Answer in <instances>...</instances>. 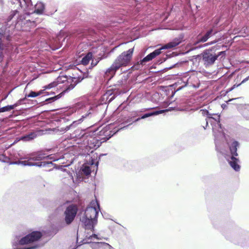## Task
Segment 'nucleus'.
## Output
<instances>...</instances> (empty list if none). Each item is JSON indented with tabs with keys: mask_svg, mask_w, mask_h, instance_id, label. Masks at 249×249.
I'll return each instance as SVG.
<instances>
[{
	"mask_svg": "<svg viewBox=\"0 0 249 249\" xmlns=\"http://www.w3.org/2000/svg\"><path fill=\"white\" fill-rule=\"evenodd\" d=\"M47 158L52 160L53 161H56L61 159V157H57L55 155L46 156V155L41 152L27 154L23 155L22 152H18L15 156V160H18L17 161L11 162L10 164H21L23 166H36L38 167L45 166L47 164L51 163V162H36L37 161L42 160Z\"/></svg>",
	"mask_w": 249,
	"mask_h": 249,
	"instance_id": "f257e3e1",
	"label": "nucleus"
},
{
	"mask_svg": "<svg viewBox=\"0 0 249 249\" xmlns=\"http://www.w3.org/2000/svg\"><path fill=\"white\" fill-rule=\"evenodd\" d=\"M95 131L76 129L71 135V141L76 143H83L90 149H96L99 146L100 142L95 137Z\"/></svg>",
	"mask_w": 249,
	"mask_h": 249,
	"instance_id": "f03ea898",
	"label": "nucleus"
},
{
	"mask_svg": "<svg viewBox=\"0 0 249 249\" xmlns=\"http://www.w3.org/2000/svg\"><path fill=\"white\" fill-rule=\"evenodd\" d=\"M100 211L98 201L92 200L90 206L87 208L84 215L81 217V221L86 229L93 230L97 222V216Z\"/></svg>",
	"mask_w": 249,
	"mask_h": 249,
	"instance_id": "7ed1b4c3",
	"label": "nucleus"
},
{
	"mask_svg": "<svg viewBox=\"0 0 249 249\" xmlns=\"http://www.w3.org/2000/svg\"><path fill=\"white\" fill-rule=\"evenodd\" d=\"M133 51L134 49L132 48L122 53L115 59L110 67L106 71L105 76L110 79L120 68L127 66L131 59Z\"/></svg>",
	"mask_w": 249,
	"mask_h": 249,
	"instance_id": "20e7f679",
	"label": "nucleus"
},
{
	"mask_svg": "<svg viewBox=\"0 0 249 249\" xmlns=\"http://www.w3.org/2000/svg\"><path fill=\"white\" fill-rule=\"evenodd\" d=\"M41 233L39 231H34L27 235L24 237L19 240L16 237L15 241L13 243V249H35L37 248L36 246H31L28 248H20L19 246L29 244L37 241L41 237Z\"/></svg>",
	"mask_w": 249,
	"mask_h": 249,
	"instance_id": "39448f33",
	"label": "nucleus"
},
{
	"mask_svg": "<svg viewBox=\"0 0 249 249\" xmlns=\"http://www.w3.org/2000/svg\"><path fill=\"white\" fill-rule=\"evenodd\" d=\"M231 156L226 155L225 158L231 166L236 171H239L240 166L239 164V160L235 157L237 156V147L239 143L237 142L233 141L231 143H229Z\"/></svg>",
	"mask_w": 249,
	"mask_h": 249,
	"instance_id": "423d86ee",
	"label": "nucleus"
},
{
	"mask_svg": "<svg viewBox=\"0 0 249 249\" xmlns=\"http://www.w3.org/2000/svg\"><path fill=\"white\" fill-rule=\"evenodd\" d=\"M200 112L204 116L208 115V118L209 119L213 120L214 121V122L212 121L211 122L212 123L215 124L213 125V130L214 136L215 137L218 136H222L223 133L222 132L221 124H220L219 116L217 117V119H214L211 116V115L209 113L208 111L207 110L201 109Z\"/></svg>",
	"mask_w": 249,
	"mask_h": 249,
	"instance_id": "0eeeda50",
	"label": "nucleus"
},
{
	"mask_svg": "<svg viewBox=\"0 0 249 249\" xmlns=\"http://www.w3.org/2000/svg\"><path fill=\"white\" fill-rule=\"evenodd\" d=\"M224 52H220L217 54H213L209 51H205L202 54V60L206 66H209L213 65Z\"/></svg>",
	"mask_w": 249,
	"mask_h": 249,
	"instance_id": "6e6552de",
	"label": "nucleus"
},
{
	"mask_svg": "<svg viewBox=\"0 0 249 249\" xmlns=\"http://www.w3.org/2000/svg\"><path fill=\"white\" fill-rule=\"evenodd\" d=\"M77 212V208L75 205L68 206L65 212V220L67 224H71L74 220Z\"/></svg>",
	"mask_w": 249,
	"mask_h": 249,
	"instance_id": "1a4fd4ad",
	"label": "nucleus"
},
{
	"mask_svg": "<svg viewBox=\"0 0 249 249\" xmlns=\"http://www.w3.org/2000/svg\"><path fill=\"white\" fill-rule=\"evenodd\" d=\"M91 169L89 165L85 164H84L81 168L80 171L78 173H76V177L77 178V181H80L83 179V175L85 176H89L90 174Z\"/></svg>",
	"mask_w": 249,
	"mask_h": 249,
	"instance_id": "9d476101",
	"label": "nucleus"
},
{
	"mask_svg": "<svg viewBox=\"0 0 249 249\" xmlns=\"http://www.w3.org/2000/svg\"><path fill=\"white\" fill-rule=\"evenodd\" d=\"M91 113V112L90 111H89L88 113L85 114V115H83L80 119H78L77 121H73L71 125L67 126L64 128H61V129L60 130V131L64 132H66V131H68V130H69L72 126H76L78 124L82 123L84 119L89 117ZM55 130H56V132L59 131V130L57 129H55Z\"/></svg>",
	"mask_w": 249,
	"mask_h": 249,
	"instance_id": "9b49d317",
	"label": "nucleus"
},
{
	"mask_svg": "<svg viewBox=\"0 0 249 249\" xmlns=\"http://www.w3.org/2000/svg\"><path fill=\"white\" fill-rule=\"evenodd\" d=\"M14 3H18L21 8L24 11H29L32 7V4L31 0H12Z\"/></svg>",
	"mask_w": 249,
	"mask_h": 249,
	"instance_id": "f8f14e48",
	"label": "nucleus"
},
{
	"mask_svg": "<svg viewBox=\"0 0 249 249\" xmlns=\"http://www.w3.org/2000/svg\"><path fill=\"white\" fill-rule=\"evenodd\" d=\"M93 249H111L112 247L105 242H93L91 244Z\"/></svg>",
	"mask_w": 249,
	"mask_h": 249,
	"instance_id": "ddd939ff",
	"label": "nucleus"
},
{
	"mask_svg": "<svg viewBox=\"0 0 249 249\" xmlns=\"http://www.w3.org/2000/svg\"><path fill=\"white\" fill-rule=\"evenodd\" d=\"M71 80L72 81V83H71L65 90H64L60 94H59L55 97H53V98H50L48 100H54V99H58L61 97V95L63 94L64 92H66L67 91H68L73 89L75 87V86L76 85V84H77L78 79L76 78H73Z\"/></svg>",
	"mask_w": 249,
	"mask_h": 249,
	"instance_id": "4468645a",
	"label": "nucleus"
},
{
	"mask_svg": "<svg viewBox=\"0 0 249 249\" xmlns=\"http://www.w3.org/2000/svg\"><path fill=\"white\" fill-rule=\"evenodd\" d=\"M67 79L65 77H58L56 81L49 84V85L45 86L43 87L44 90L46 89H50L52 88L58 86L59 84L63 83L64 81H66Z\"/></svg>",
	"mask_w": 249,
	"mask_h": 249,
	"instance_id": "2eb2a0df",
	"label": "nucleus"
},
{
	"mask_svg": "<svg viewBox=\"0 0 249 249\" xmlns=\"http://www.w3.org/2000/svg\"><path fill=\"white\" fill-rule=\"evenodd\" d=\"M170 110H171V109L170 108H169V109H167L160 110H159V111H153V112H152L146 113V114H144L143 116H142L141 117V118H138L136 120V121H138L140 120L141 119H145V118H146L147 117H150V116L157 115H159L160 114H161L162 113H164L165 112L168 111H170Z\"/></svg>",
	"mask_w": 249,
	"mask_h": 249,
	"instance_id": "dca6fc26",
	"label": "nucleus"
},
{
	"mask_svg": "<svg viewBox=\"0 0 249 249\" xmlns=\"http://www.w3.org/2000/svg\"><path fill=\"white\" fill-rule=\"evenodd\" d=\"M217 32V31L214 30L213 29H211V30L208 31L198 42H206L212 35L215 34Z\"/></svg>",
	"mask_w": 249,
	"mask_h": 249,
	"instance_id": "f3484780",
	"label": "nucleus"
},
{
	"mask_svg": "<svg viewBox=\"0 0 249 249\" xmlns=\"http://www.w3.org/2000/svg\"><path fill=\"white\" fill-rule=\"evenodd\" d=\"M180 42L181 41L179 39H176L174 40L173 41L170 42L162 46L161 48V49H167L175 47L177 45H178L180 43Z\"/></svg>",
	"mask_w": 249,
	"mask_h": 249,
	"instance_id": "a211bd4d",
	"label": "nucleus"
},
{
	"mask_svg": "<svg viewBox=\"0 0 249 249\" xmlns=\"http://www.w3.org/2000/svg\"><path fill=\"white\" fill-rule=\"evenodd\" d=\"M35 11L34 12L37 14H41L44 9V5L43 3L41 2H37L35 6Z\"/></svg>",
	"mask_w": 249,
	"mask_h": 249,
	"instance_id": "6ab92c4d",
	"label": "nucleus"
},
{
	"mask_svg": "<svg viewBox=\"0 0 249 249\" xmlns=\"http://www.w3.org/2000/svg\"><path fill=\"white\" fill-rule=\"evenodd\" d=\"M92 54L91 53H89L81 60V63L84 65H87L92 58Z\"/></svg>",
	"mask_w": 249,
	"mask_h": 249,
	"instance_id": "aec40b11",
	"label": "nucleus"
},
{
	"mask_svg": "<svg viewBox=\"0 0 249 249\" xmlns=\"http://www.w3.org/2000/svg\"><path fill=\"white\" fill-rule=\"evenodd\" d=\"M83 107L85 109H89V110H90L91 108V107L90 106H89V105H84V104L83 103H77L75 106V109H83Z\"/></svg>",
	"mask_w": 249,
	"mask_h": 249,
	"instance_id": "412c9836",
	"label": "nucleus"
},
{
	"mask_svg": "<svg viewBox=\"0 0 249 249\" xmlns=\"http://www.w3.org/2000/svg\"><path fill=\"white\" fill-rule=\"evenodd\" d=\"M36 135L34 133H31L29 135L23 136L20 138L21 140L23 141H29L32 140L35 138Z\"/></svg>",
	"mask_w": 249,
	"mask_h": 249,
	"instance_id": "4be33fe9",
	"label": "nucleus"
},
{
	"mask_svg": "<svg viewBox=\"0 0 249 249\" xmlns=\"http://www.w3.org/2000/svg\"><path fill=\"white\" fill-rule=\"evenodd\" d=\"M43 91H44V90H41L37 92L32 91L30 92V93L29 94L26 95V97H36V96L40 95L41 94H42L43 92Z\"/></svg>",
	"mask_w": 249,
	"mask_h": 249,
	"instance_id": "5701e85b",
	"label": "nucleus"
},
{
	"mask_svg": "<svg viewBox=\"0 0 249 249\" xmlns=\"http://www.w3.org/2000/svg\"><path fill=\"white\" fill-rule=\"evenodd\" d=\"M161 48H160L159 49L155 50L153 52L149 54L150 55V56H151L150 57H151V59H153V58L156 57L157 56L160 54L161 53Z\"/></svg>",
	"mask_w": 249,
	"mask_h": 249,
	"instance_id": "b1692460",
	"label": "nucleus"
},
{
	"mask_svg": "<svg viewBox=\"0 0 249 249\" xmlns=\"http://www.w3.org/2000/svg\"><path fill=\"white\" fill-rule=\"evenodd\" d=\"M13 109V106H12V105H8L0 108V113L8 111Z\"/></svg>",
	"mask_w": 249,
	"mask_h": 249,
	"instance_id": "393cba45",
	"label": "nucleus"
},
{
	"mask_svg": "<svg viewBox=\"0 0 249 249\" xmlns=\"http://www.w3.org/2000/svg\"><path fill=\"white\" fill-rule=\"evenodd\" d=\"M249 79V76L247 77H246V78H245L242 82L240 84L236 85H234L231 88L229 89L227 92H229V91H231L232 90H233L236 87H238L239 86H240L241 84H243L246 82H247L248 80Z\"/></svg>",
	"mask_w": 249,
	"mask_h": 249,
	"instance_id": "a878e982",
	"label": "nucleus"
},
{
	"mask_svg": "<svg viewBox=\"0 0 249 249\" xmlns=\"http://www.w3.org/2000/svg\"><path fill=\"white\" fill-rule=\"evenodd\" d=\"M1 34H0V62L2 61L3 58V51L4 48L1 43Z\"/></svg>",
	"mask_w": 249,
	"mask_h": 249,
	"instance_id": "bb28decb",
	"label": "nucleus"
},
{
	"mask_svg": "<svg viewBox=\"0 0 249 249\" xmlns=\"http://www.w3.org/2000/svg\"><path fill=\"white\" fill-rule=\"evenodd\" d=\"M151 56H150L149 54H148L146 56H145V57H144L141 61V64H143L145 62H148V61H149L151 60H152L151 59V57H150Z\"/></svg>",
	"mask_w": 249,
	"mask_h": 249,
	"instance_id": "cd10ccee",
	"label": "nucleus"
},
{
	"mask_svg": "<svg viewBox=\"0 0 249 249\" xmlns=\"http://www.w3.org/2000/svg\"><path fill=\"white\" fill-rule=\"evenodd\" d=\"M87 238L89 239H90L91 240H93L94 241V239H97V240H100L101 239V238L100 237H98V235L97 234H92L91 235L88 237V236H87Z\"/></svg>",
	"mask_w": 249,
	"mask_h": 249,
	"instance_id": "c85d7f7f",
	"label": "nucleus"
},
{
	"mask_svg": "<svg viewBox=\"0 0 249 249\" xmlns=\"http://www.w3.org/2000/svg\"><path fill=\"white\" fill-rule=\"evenodd\" d=\"M243 115L247 118H249V107L245 109L243 112Z\"/></svg>",
	"mask_w": 249,
	"mask_h": 249,
	"instance_id": "c756f323",
	"label": "nucleus"
},
{
	"mask_svg": "<svg viewBox=\"0 0 249 249\" xmlns=\"http://www.w3.org/2000/svg\"><path fill=\"white\" fill-rule=\"evenodd\" d=\"M17 13V10H15V11L11 12L10 16H9V17L7 19L8 22L10 21L16 15Z\"/></svg>",
	"mask_w": 249,
	"mask_h": 249,
	"instance_id": "7c9ffc66",
	"label": "nucleus"
},
{
	"mask_svg": "<svg viewBox=\"0 0 249 249\" xmlns=\"http://www.w3.org/2000/svg\"><path fill=\"white\" fill-rule=\"evenodd\" d=\"M24 99H20L14 105H12V106H13V108L14 109L20 105L22 104V102L23 101Z\"/></svg>",
	"mask_w": 249,
	"mask_h": 249,
	"instance_id": "2f4dec72",
	"label": "nucleus"
},
{
	"mask_svg": "<svg viewBox=\"0 0 249 249\" xmlns=\"http://www.w3.org/2000/svg\"><path fill=\"white\" fill-rule=\"evenodd\" d=\"M0 160L3 162H8V158L4 155H0Z\"/></svg>",
	"mask_w": 249,
	"mask_h": 249,
	"instance_id": "473e14b6",
	"label": "nucleus"
},
{
	"mask_svg": "<svg viewBox=\"0 0 249 249\" xmlns=\"http://www.w3.org/2000/svg\"><path fill=\"white\" fill-rule=\"evenodd\" d=\"M113 125L112 124H109V125H108L107 126H106L105 127V131H107L108 130H109L111 128V127H112Z\"/></svg>",
	"mask_w": 249,
	"mask_h": 249,
	"instance_id": "72a5a7b5",
	"label": "nucleus"
},
{
	"mask_svg": "<svg viewBox=\"0 0 249 249\" xmlns=\"http://www.w3.org/2000/svg\"><path fill=\"white\" fill-rule=\"evenodd\" d=\"M53 45H55L56 46L54 47V48L53 49V50L58 49L59 47V45L57 44V41L56 40L55 41Z\"/></svg>",
	"mask_w": 249,
	"mask_h": 249,
	"instance_id": "f704fd0d",
	"label": "nucleus"
},
{
	"mask_svg": "<svg viewBox=\"0 0 249 249\" xmlns=\"http://www.w3.org/2000/svg\"><path fill=\"white\" fill-rule=\"evenodd\" d=\"M217 42L216 40H215V41H212V42H209V43H206L205 45H204V46H207L208 45H212L215 43H216Z\"/></svg>",
	"mask_w": 249,
	"mask_h": 249,
	"instance_id": "c9c22d12",
	"label": "nucleus"
},
{
	"mask_svg": "<svg viewBox=\"0 0 249 249\" xmlns=\"http://www.w3.org/2000/svg\"><path fill=\"white\" fill-rule=\"evenodd\" d=\"M98 62V61H96L94 62V61H93V60H92V62H91V65H92L93 67H94V66H96V65L97 64Z\"/></svg>",
	"mask_w": 249,
	"mask_h": 249,
	"instance_id": "e433bc0d",
	"label": "nucleus"
},
{
	"mask_svg": "<svg viewBox=\"0 0 249 249\" xmlns=\"http://www.w3.org/2000/svg\"><path fill=\"white\" fill-rule=\"evenodd\" d=\"M25 18V17H24V16H20L19 18H18V23L19 22V20H22L23 19H24Z\"/></svg>",
	"mask_w": 249,
	"mask_h": 249,
	"instance_id": "4c0bfd02",
	"label": "nucleus"
},
{
	"mask_svg": "<svg viewBox=\"0 0 249 249\" xmlns=\"http://www.w3.org/2000/svg\"><path fill=\"white\" fill-rule=\"evenodd\" d=\"M4 0H0V6H2L4 5Z\"/></svg>",
	"mask_w": 249,
	"mask_h": 249,
	"instance_id": "58836bf2",
	"label": "nucleus"
},
{
	"mask_svg": "<svg viewBox=\"0 0 249 249\" xmlns=\"http://www.w3.org/2000/svg\"><path fill=\"white\" fill-rule=\"evenodd\" d=\"M125 127H126V126H121V127H120V128L119 129H118L117 130H116V131L114 133V134L116 133V132H117L119 130L122 129L123 128H124Z\"/></svg>",
	"mask_w": 249,
	"mask_h": 249,
	"instance_id": "ea45409f",
	"label": "nucleus"
},
{
	"mask_svg": "<svg viewBox=\"0 0 249 249\" xmlns=\"http://www.w3.org/2000/svg\"><path fill=\"white\" fill-rule=\"evenodd\" d=\"M208 121H209V120H206V125H208Z\"/></svg>",
	"mask_w": 249,
	"mask_h": 249,
	"instance_id": "a19ab883",
	"label": "nucleus"
},
{
	"mask_svg": "<svg viewBox=\"0 0 249 249\" xmlns=\"http://www.w3.org/2000/svg\"><path fill=\"white\" fill-rule=\"evenodd\" d=\"M103 131H104V133H105L106 132H107V134H108V132H107V131H105V129H104Z\"/></svg>",
	"mask_w": 249,
	"mask_h": 249,
	"instance_id": "79ce46f5",
	"label": "nucleus"
},
{
	"mask_svg": "<svg viewBox=\"0 0 249 249\" xmlns=\"http://www.w3.org/2000/svg\"><path fill=\"white\" fill-rule=\"evenodd\" d=\"M97 166H98V163H96L95 164V166L97 167Z\"/></svg>",
	"mask_w": 249,
	"mask_h": 249,
	"instance_id": "37998d69",
	"label": "nucleus"
}]
</instances>
